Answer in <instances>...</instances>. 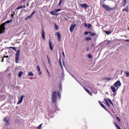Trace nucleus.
Returning <instances> with one entry per match:
<instances>
[{
    "instance_id": "14",
    "label": "nucleus",
    "mask_w": 129,
    "mask_h": 129,
    "mask_svg": "<svg viewBox=\"0 0 129 129\" xmlns=\"http://www.w3.org/2000/svg\"><path fill=\"white\" fill-rule=\"evenodd\" d=\"M36 68L38 72H39V75H41V74H42V72H41V69H40V67L39 66H37L36 67Z\"/></svg>"
},
{
    "instance_id": "51",
    "label": "nucleus",
    "mask_w": 129,
    "mask_h": 129,
    "mask_svg": "<svg viewBox=\"0 0 129 129\" xmlns=\"http://www.w3.org/2000/svg\"><path fill=\"white\" fill-rule=\"evenodd\" d=\"M93 46H94V44H92V46L93 47Z\"/></svg>"
},
{
    "instance_id": "20",
    "label": "nucleus",
    "mask_w": 129,
    "mask_h": 129,
    "mask_svg": "<svg viewBox=\"0 0 129 129\" xmlns=\"http://www.w3.org/2000/svg\"><path fill=\"white\" fill-rule=\"evenodd\" d=\"M42 36L43 40H45V32H44V29L42 30Z\"/></svg>"
},
{
    "instance_id": "43",
    "label": "nucleus",
    "mask_w": 129,
    "mask_h": 129,
    "mask_svg": "<svg viewBox=\"0 0 129 129\" xmlns=\"http://www.w3.org/2000/svg\"><path fill=\"white\" fill-rule=\"evenodd\" d=\"M47 73H48V75L50 76V73L49 72V71L47 70Z\"/></svg>"
},
{
    "instance_id": "11",
    "label": "nucleus",
    "mask_w": 129,
    "mask_h": 129,
    "mask_svg": "<svg viewBox=\"0 0 129 129\" xmlns=\"http://www.w3.org/2000/svg\"><path fill=\"white\" fill-rule=\"evenodd\" d=\"M57 35V38H58V40L59 42H61V35L60 34V32H57L55 34V36Z\"/></svg>"
},
{
    "instance_id": "52",
    "label": "nucleus",
    "mask_w": 129,
    "mask_h": 129,
    "mask_svg": "<svg viewBox=\"0 0 129 129\" xmlns=\"http://www.w3.org/2000/svg\"><path fill=\"white\" fill-rule=\"evenodd\" d=\"M7 58H9V56H7Z\"/></svg>"
},
{
    "instance_id": "30",
    "label": "nucleus",
    "mask_w": 129,
    "mask_h": 129,
    "mask_svg": "<svg viewBox=\"0 0 129 129\" xmlns=\"http://www.w3.org/2000/svg\"><path fill=\"white\" fill-rule=\"evenodd\" d=\"M90 34H91V36H92V37L96 35V33H95L91 32V33H90Z\"/></svg>"
},
{
    "instance_id": "2",
    "label": "nucleus",
    "mask_w": 129,
    "mask_h": 129,
    "mask_svg": "<svg viewBox=\"0 0 129 129\" xmlns=\"http://www.w3.org/2000/svg\"><path fill=\"white\" fill-rule=\"evenodd\" d=\"M57 93L59 98H61V95L59 92H57V91H54L52 93V103H55L57 101Z\"/></svg>"
},
{
    "instance_id": "12",
    "label": "nucleus",
    "mask_w": 129,
    "mask_h": 129,
    "mask_svg": "<svg viewBox=\"0 0 129 129\" xmlns=\"http://www.w3.org/2000/svg\"><path fill=\"white\" fill-rule=\"evenodd\" d=\"M24 97H25V96L22 95L20 97V100L18 102L17 104H20V103H22L23 102V100L24 99Z\"/></svg>"
},
{
    "instance_id": "6",
    "label": "nucleus",
    "mask_w": 129,
    "mask_h": 129,
    "mask_svg": "<svg viewBox=\"0 0 129 129\" xmlns=\"http://www.w3.org/2000/svg\"><path fill=\"white\" fill-rule=\"evenodd\" d=\"M4 121L5 122V124L6 125L9 126L10 125V119H9V118L8 117H5L4 119Z\"/></svg>"
},
{
    "instance_id": "8",
    "label": "nucleus",
    "mask_w": 129,
    "mask_h": 129,
    "mask_svg": "<svg viewBox=\"0 0 129 129\" xmlns=\"http://www.w3.org/2000/svg\"><path fill=\"white\" fill-rule=\"evenodd\" d=\"M80 7L81 8H84V9H85V10H87L88 8L89 7V6H88V5H87V4L85 3V4H80Z\"/></svg>"
},
{
    "instance_id": "5",
    "label": "nucleus",
    "mask_w": 129,
    "mask_h": 129,
    "mask_svg": "<svg viewBox=\"0 0 129 129\" xmlns=\"http://www.w3.org/2000/svg\"><path fill=\"white\" fill-rule=\"evenodd\" d=\"M60 11H61V9H55L53 11H51L50 14L52 16H57V13H58V12H60Z\"/></svg>"
},
{
    "instance_id": "1",
    "label": "nucleus",
    "mask_w": 129,
    "mask_h": 129,
    "mask_svg": "<svg viewBox=\"0 0 129 129\" xmlns=\"http://www.w3.org/2000/svg\"><path fill=\"white\" fill-rule=\"evenodd\" d=\"M12 22H13V20H8L0 25V34H3L5 31H6V27L5 26H6L7 24L12 23Z\"/></svg>"
},
{
    "instance_id": "15",
    "label": "nucleus",
    "mask_w": 129,
    "mask_h": 129,
    "mask_svg": "<svg viewBox=\"0 0 129 129\" xmlns=\"http://www.w3.org/2000/svg\"><path fill=\"white\" fill-rule=\"evenodd\" d=\"M111 89L112 92H113L114 93H115V92H116V90L115 89V88L113 87V86H111Z\"/></svg>"
},
{
    "instance_id": "41",
    "label": "nucleus",
    "mask_w": 129,
    "mask_h": 129,
    "mask_svg": "<svg viewBox=\"0 0 129 129\" xmlns=\"http://www.w3.org/2000/svg\"><path fill=\"white\" fill-rule=\"evenodd\" d=\"M116 118H117V119L118 121L120 122V119L119 118V117H116Z\"/></svg>"
},
{
    "instance_id": "49",
    "label": "nucleus",
    "mask_w": 129,
    "mask_h": 129,
    "mask_svg": "<svg viewBox=\"0 0 129 129\" xmlns=\"http://www.w3.org/2000/svg\"><path fill=\"white\" fill-rule=\"evenodd\" d=\"M12 18H14V14H12Z\"/></svg>"
},
{
    "instance_id": "34",
    "label": "nucleus",
    "mask_w": 129,
    "mask_h": 129,
    "mask_svg": "<svg viewBox=\"0 0 129 129\" xmlns=\"http://www.w3.org/2000/svg\"><path fill=\"white\" fill-rule=\"evenodd\" d=\"M88 58H89L90 59H92V55H91V54H88Z\"/></svg>"
},
{
    "instance_id": "39",
    "label": "nucleus",
    "mask_w": 129,
    "mask_h": 129,
    "mask_svg": "<svg viewBox=\"0 0 129 129\" xmlns=\"http://www.w3.org/2000/svg\"><path fill=\"white\" fill-rule=\"evenodd\" d=\"M55 28L56 30H59V27H58V26L57 25H55Z\"/></svg>"
},
{
    "instance_id": "4",
    "label": "nucleus",
    "mask_w": 129,
    "mask_h": 129,
    "mask_svg": "<svg viewBox=\"0 0 129 129\" xmlns=\"http://www.w3.org/2000/svg\"><path fill=\"white\" fill-rule=\"evenodd\" d=\"M102 8H103V9H105V10H106V11H113V10H114V8H111V7H110L109 6L105 5V4H103L102 5Z\"/></svg>"
},
{
    "instance_id": "53",
    "label": "nucleus",
    "mask_w": 129,
    "mask_h": 129,
    "mask_svg": "<svg viewBox=\"0 0 129 129\" xmlns=\"http://www.w3.org/2000/svg\"><path fill=\"white\" fill-rule=\"evenodd\" d=\"M123 1H126H126H127V0H123Z\"/></svg>"
},
{
    "instance_id": "56",
    "label": "nucleus",
    "mask_w": 129,
    "mask_h": 129,
    "mask_svg": "<svg viewBox=\"0 0 129 129\" xmlns=\"http://www.w3.org/2000/svg\"><path fill=\"white\" fill-rule=\"evenodd\" d=\"M104 1H105V0H104Z\"/></svg>"
},
{
    "instance_id": "46",
    "label": "nucleus",
    "mask_w": 129,
    "mask_h": 129,
    "mask_svg": "<svg viewBox=\"0 0 129 129\" xmlns=\"http://www.w3.org/2000/svg\"><path fill=\"white\" fill-rule=\"evenodd\" d=\"M85 27H87V24L86 23H85Z\"/></svg>"
},
{
    "instance_id": "16",
    "label": "nucleus",
    "mask_w": 129,
    "mask_h": 129,
    "mask_svg": "<svg viewBox=\"0 0 129 129\" xmlns=\"http://www.w3.org/2000/svg\"><path fill=\"white\" fill-rule=\"evenodd\" d=\"M114 124L117 129H121V128H120L119 126H118V124H117V123L114 122Z\"/></svg>"
},
{
    "instance_id": "21",
    "label": "nucleus",
    "mask_w": 129,
    "mask_h": 129,
    "mask_svg": "<svg viewBox=\"0 0 129 129\" xmlns=\"http://www.w3.org/2000/svg\"><path fill=\"white\" fill-rule=\"evenodd\" d=\"M85 40L86 41H91L92 40V38H91V37H86Z\"/></svg>"
},
{
    "instance_id": "37",
    "label": "nucleus",
    "mask_w": 129,
    "mask_h": 129,
    "mask_svg": "<svg viewBox=\"0 0 129 129\" xmlns=\"http://www.w3.org/2000/svg\"><path fill=\"white\" fill-rule=\"evenodd\" d=\"M35 13H36V12L35 11H33L31 14L30 15L31 17L32 18L33 17V16H34V14H35Z\"/></svg>"
},
{
    "instance_id": "26",
    "label": "nucleus",
    "mask_w": 129,
    "mask_h": 129,
    "mask_svg": "<svg viewBox=\"0 0 129 129\" xmlns=\"http://www.w3.org/2000/svg\"><path fill=\"white\" fill-rule=\"evenodd\" d=\"M105 33L107 35H109L111 33V30H110V31H106Z\"/></svg>"
},
{
    "instance_id": "47",
    "label": "nucleus",
    "mask_w": 129,
    "mask_h": 129,
    "mask_svg": "<svg viewBox=\"0 0 129 129\" xmlns=\"http://www.w3.org/2000/svg\"><path fill=\"white\" fill-rule=\"evenodd\" d=\"M87 51H89V47H88V48H87Z\"/></svg>"
},
{
    "instance_id": "29",
    "label": "nucleus",
    "mask_w": 129,
    "mask_h": 129,
    "mask_svg": "<svg viewBox=\"0 0 129 129\" xmlns=\"http://www.w3.org/2000/svg\"><path fill=\"white\" fill-rule=\"evenodd\" d=\"M88 34H91V31H86L85 32V35H88Z\"/></svg>"
},
{
    "instance_id": "17",
    "label": "nucleus",
    "mask_w": 129,
    "mask_h": 129,
    "mask_svg": "<svg viewBox=\"0 0 129 129\" xmlns=\"http://www.w3.org/2000/svg\"><path fill=\"white\" fill-rule=\"evenodd\" d=\"M122 12H127V13L128 12V6H126L125 8H124L122 10Z\"/></svg>"
},
{
    "instance_id": "54",
    "label": "nucleus",
    "mask_w": 129,
    "mask_h": 129,
    "mask_svg": "<svg viewBox=\"0 0 129 129\" xmlns=\"http://www.w3.org/2000/svg\"><path fill=\"white\" fill-rule=\"evenodd\" d=\"M16 49H18V47H16Z\"/></svg>"
},
{
    "instance_id": "32",
    "label": "nucleus",
    "mask_w": 129,
    "mask_h": 129,
    "mask_svg": "<svg viewBox=\"0 0 129 129\" xmlns=\"http://www.w3.org/2000/svg\"><path fill=\"white\" fill-rule=\"evenodd\" d=\"M9 49H13V50H14V51H17V49H16V47H10Z\"/></svg>"
},
{
    "instance_id": "35",
    "label": "nucleus",
    "mask_w": 129,
    "mask_h": 129,
    "mask_svg": "<svg viewBox=\"0 0 129 129\" xmlns=\"http://www.w3.org/2000/svg\"><path fill=\"white\" fill-rule=\"evenodd\" d=\"M126 77H129V72H126Z\"/></svg>"
},
{
    "instance_id": "25",
    "label": "nucleus",
    "mask_w": 129,
    "mask_h": 129,
    "mask_svg": "<svg viewBox=\"0 0 129 129\" xmlns=\"http://www.w3.org/2000/svg\"><path fill=\"white\" fill-rule=\"evenodd\" d=\"M124 2L122 3L123 5V7H125V5H126V1H123Z\"/></svg>"
},
{
    "instance_id": "31",
    "label": "nucleus",
    "mask_w": 129,
    "mask_h": 129,
    "mask_svg": "<svg viewBox=\"0 0 129 129\" xmlns=\"http://www.w3.org/2000/svg\"><path fill=\"white\" fill-rule=\"evenodd\" d=\"M91 27H92V25L91 24H88V25H87L88 29L91 28Z\"/></svg>"
},
{
    "instance_id": "13",
    "label": "nucleus",
    "mask_w": 129,
    "mask_h": 129,
    "mask_svg": "<svg viewBox=\"0 0 129 129\" xmlns=\"http://www.w3.org/2000/svg\"><path fill=\"white\" fill-rule=\"evenodd\" d=\"M49 45L50 50H52V51H53V44L52 43V41L50 40H49Z\"/></svg>"
},
{
    "instance_id": "45",
    "label": "nucleus",
    "mask_w": 129,
    "mask_h": 129,
    "mask_svg": "<svg viewBox=\"0 0 129 129\" xmlns=\"http://www.w3.org/2000/svg\"><path fill=\"white\" fill-rule=\"evenodd\" d=\"M63 57H65V54L64 53V52H62Z\"/></svg>"
},
{
    "instance_id": "48",
    "label": "nucleus",
    "mask_w": 129,
    "mask_h": 129,
    "mask_svg": "<svg viewBox=\"0 0 129 129\" xmlns=\"http://www.w3.org/2000/svg\"><path fill=\"white\" fill-rule=\"evenodd\" d=\"M2 62H4V58L2 59Z\"/></svg>"
},
{
    "instance_id": "40",
    "label": "nucleus",
    "mask_w": 129,
    "mask_h": 129,
    "mask_svg": "<svg viewBox=\"0 0 129 129\" xmlns=\"http://www.w3.org/2000/svg\"><path fill=\"white\" fill-rule=\"evenodd\" d=\"M59 64L61 68H63V66H62V63L61 62V60L59 59Z\"/></svg>"
},
{
    "instance_id": "38",
    "label": "nucleus",
    "mask_w": 129,
    "mask_h": 129,
    "mask_svg": "<svg viewBox=\"0 0 129 129\" xmlns=\"http://www.w3.org/2000/svg\"><path fill=\"white\" fill-rule=\"evenodd\" d=\"M41 127H42V124H41L38 126L37 129H41Z\"/></svg>"
},
{
    "instance_id": "10",
    "label": "nucleus",
    "mask_w": 129,
    "mask_h": 129,
    "mask_svg": "<svg viewBox=\"0 0 129 129\" xmlns=\"http://www.w3.org/2000/svg\"><path fill=\"white\" fill-rule=\"evenodd\" d=\"M99 102L101 106L103 108H104V109L106 110V111H108V109H107V108H106V106H105V105H104V104L101 103V102H100V101H99Z\"/></svg>"
},
{
    "instance_id": "23",
    "label": "nucleus",
    "mask_w": 129,
    "mask_h": 129,
    "mask_svg": "<svg viewBox=\"0 0 129 129\" xmlns=\"http://www.w3.org/2000/svg\"><path fill=\"white\" fill-rule=\"evenodd\" d=\"M24 8V9H25L26 8V7L25 6H20L18 8H17V10H20V9H23Z\"/></svg>"
},
{
    "instance_id": "27",
    "label": "nucleus",
    "mask_w": 129,
    "mask_h": 129,
    "mask_svg": "<svg viewBox=\"0 0 129 129\" xmlns=\"http://www.w3.org/2000/svg\"><path fill=\"white\" fill-rule=\"evenodd\" d=\"M107 100L109 101V102L110 103V104H111L113 106V103H112V101H111V100H110V99H107Z\"/></svg>"
},
{
    "instance_id": "7",
    "label": "nucleus",
    "mask_w": 129,
    "mask_h": 129,
    "mask_svg": "<svg viewBox=\"0 0 129 129\" xmlns=\"http://www.w3.org/2000/svg\"><path fill=\"white\" fill-rule=\"evenodd\" d=\"M113 86L114 87H119V86H121V83H120V81H117L114 84Z\"/></svg>"
},
{
    "instance_id": "50",
    "label": "nucleus",
    "mask_w": 129,
    "mask_h": 129,
    "mask_svg": "<svg viewBox=\"0 0 129 129\" xmlns=\"http://www.w3.org/2000/svg\"><path fill=\"white\" fill-rule=\"evenodd\" d=\"M65 20H66L67 21H68V19H67V18H65Z\"/></svg>"
},
{
    "instance_id": "9",
    "label": "nucleus",
    "mask_w": 129,
    "mask_h": 129,
    "mask_svg": "<svg viewBox=\"0 0 129 129\" xmlns=\"http://www.w3.org/2000/svg\"><path fill=\"white\" fill-rule=\"evenodd\" d=\"M75 27H76V24H72L70 28V32H73V31H74V29H75Z\"/></svg>"
},
{
    "instance_id": "42",
    "label": "nucleus",
    "mask_w": 129,
    "mask_h": 129,
    "mask_svg": "<svg viewBox=\"0 0 129 129\" xmlns=\"http://www.w3.org/2000/svg\"><path fill=\"white\" fill-rule=\"evenodd\" d=\"M47 59H48V63L49 64H50L51 62H50V59H49V57H48V56H47Z\"/></svg>"
},
{
    "instance_id": "55",
    "label": "nucleus",
    "mask_w": 129,
    "mask_h": 129,
    "mask_svg": "<svg viewBox=\"0 0 129 129\" xmlns=\"http://www.w3.org/2000/svg\"><path fill=\"white\" fill-rule=\"evenodd\" d=\"M29 6V4L27 5V7Z\"/></svg>"
},
{
    "instance_id": "36",
    "label": "nucleus",
    "mask_w": 129,
    "mask_h": 129,
    "mask_svg": "<svg viewBox=\"0 0 129 129\" xmlns=\"http://www.w3.org/2000/svg\"><path fill=\"white\" fill-rule=\"evenodd\" d=\"M106 80H107V81H109V80H111V79L109 77H106Z\"/></svg>"
},
{
    "instance_id": "28",
    "label": "nucleus",
    "mask_w": 129,
    "mask_h": 129,
    "mask_svg": "<svg viewBox=\"0 0 129 129\" xmlns=\"http://www.w3.org/2000/svg\"><path fill=\"white\" fill-rule=\"evenodd\" d=\"M62 3H63V1L62 0H59V4H58V6L59 7V6H61L62 4Z\"/></svg>"
},
{
    "instance_id": "3",
    "label": "nucleus",
    "mask_w": 129,
    "mask_h": 129,
    "mask_svg": "<svg viewBox=\"0 0 129 129\" xmlns=\"http://www.w3.org/2000/svg\"><path fill=\"white\" fill-rule=\"evenodd\" d=\"M20 53H21V50L19 49L17 50L16 53L15 54V61L17 64L19 63V58H20Z\"/></svg>"
},
{
    "instance_id": "18",
    "label": "nucleus",
    "mask_w": 129,
    "mask_h": 129,
    "mask_svg": "<svg viewBox=\"0 0 129 129\" xmlns=\"http://www.w3.org/2000/svg\"><path fill=\"white\" fill-rule=\"evenodd\" d=\"M23 74H24V73L22 71H20L18 74L19 78H21V77H22V75H23Z\"/></svg>"
},
{
    "instance_id": "44",
    "label": "nucleus",
    "mask_w": 129,
    "mask_h": 129,
    "mask_svg": "<svg viewBox=\"0 0 129 129\" xmlns=\"http://www.w3.org/2000/svg\"><path fill=\"white\" fill-rule=\"evenodd\" d=\"M125 41L126 42H129V39H126Z\"/></svg>"
},
{
    "instance_id": "22",
    "label": "nucleus",
    "mask_w": 129,
    "mask_h": 129,
    "mask_svg": "<svg viewBox=\"0 0 129 129\" xmlns=\"http://www.w3.org/2000/svg\"><path fill=\"white\" fill-rule=\"evenodd\" d=\"M28 76H34V74L32 72H30Z\"/></svg>"
},
{
    "instance_id": "19",
    "label": "nucleus",
    "mask_w": 129,
    "mask_h": 129,
    "mask_svg": "<svg viewBox=\"0 0 129 129\" xmlns=\"http://www.w3.org/2000/svg\"><path fill=\"white\" fill-rule=\"evenodd\" d=\"M104 100H105L106 104L107 105V106H108V107L110 106V104H109V102H108V101H107V100H106V99H104Z\"/></svg>"
},
{
    "instance_id": "33",
    "label": "nucleus",
    "mask_w": 129,
    "mask_h": 129,
    "mask_svg": "<svg viewBox=\"0 0 129 129\" xmlns=\"http://www.w3.org/2000/svg\"><path fill=\"white\" fill-rule=\"evenodd\" d=\"M31 18H32V17H31V15H30V16H27V17H26V18L25 19V20H26V21H27V20H29V19H31Z\"/></svg>"
},
{
    "instance_id": "24",
    "label": "nucleus",
    "mask_w": 129,
    "mask_h": 129,
    "mask_svg": "<svg viewBox=\"0 0 129 129\" xmlns=\"http://www.w3.org/2000/svg\"><path fill=\"white\" fill-rule=\"evenodd\" d=\"M85 90L89 94H90V95H92V94H91V92H90V91H89L88 89H85Z\"/></svg>"
}]
</instances>
